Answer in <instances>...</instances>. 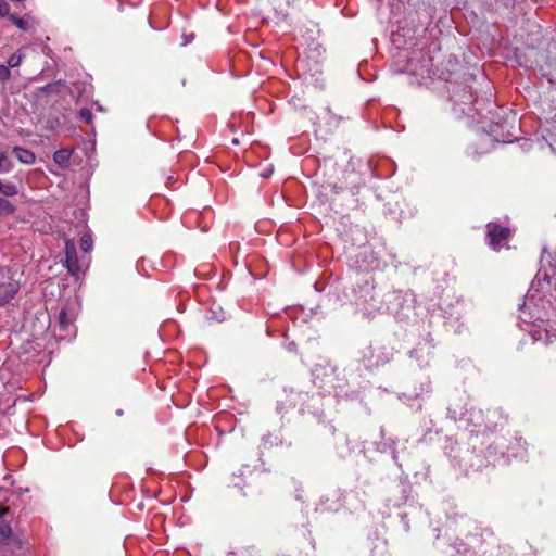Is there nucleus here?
Wrapping results in <instances>:
<instances>
[{
	"mask_svg": "<svg viewBox=\"0 0 556 556\" xmlns=\"http://www.w3.org/2000/svg\"><path fill=\"white\" fill-rule=\"evenodd\" d=\"M25 52L23 49H18L17 51H15L12 55H10V58L8 59V66L10 68H15V67H18L24 59H25Z\"/></svg>",
	"mask_w": 556,
	"mask_h": 556,
	"instance_id": "nucleus-10",
	"label": "nucleus"
},
{
	"mask_svg": "<svg viewBox=\"0 0 556 556\" xmlns=\"http://www.w3.org/2000/svg\"><path fill=\"white\" fill-rule=\"evenodd\" d=\"M10 21L17 28H20L21 30H24V31L33 30L37 25L36 20L28 14L24 15L23 17H17L16 15H12V16H10Z\"/></svg>",
	"mask_w": 556,
	"mask_h": 556,
	"instance_id": "nucleus-6",
	"label": "nucleus"
},
{
	"mask_svg": "<svg viewBox=\"0 0 556 556\" xmlns=\"http://www.w3.org/2000/svg\"><path fill=\"white\" fill-rule=\"evenodd\" d=\"M12 162L4 152H0V173H9L12 169Z\"/></svg>",
	"mask_w": 556,
	"mask_h": 556,
	"instance_id": "nucleus-12",
	"label": "nucleus"
},
{
	"mask_svg": "<svg viewBox=\"0 0 556 556\" xmlns=\"http://www.w3.org/2000/svg\"><path fill=\"white\" fill-rule=\"evenodd\" d=\"M10 5L7 0H0V17H8L10 20Z\"/></svg>",
	"mask_w": 556,
	"mask_h": 556,
	"instance_id": "nucleus-15",
	"label": "nucleus"
},
{
	"mask_svg": "<svg viewBox=\"0 0 556 556\" xmlns=\"http://www.w3.org/2000/svg\"><path fill=\"white\" fill-rule=\"evenodd\" d=\"M79 117L87 124H91L92 122V112L91 110L87 109V108H83L80 111H79Z\"/></svg>",
	"mask_w": 556,
	"mask_h": 556,
	"instance_id": "nucleus-16",
	"label": "nucleus"
},
{
	"mask_svg": "<svg viewBox=\"0 0 556 556\" xmlns=\"http://www.w3.org/2000/svg\"><path fill=\"white\" fill-rule=\"evenodd\" d=\"M11 71L10 67L5 64H0V83L4 84L10 80L11 78Z\"/></svg>",
	"mask_w": 556,
	"mask_h": 556,
	"instance_id": "nucleus-13",
	"label": "nucleus"
},
{
	"mask_svg": "<svg viewBox=\"0 0 556 556\" xmlns=\"http://www.w3.org/2000/svg\"><path fill=\"white\" fill-rule=\"evenodd\" d=\"M5 513V509H0V518H2L3 514ZM0 542L8 546H11L12 544L14 546L17 545L16 540L12 536L11 527L2 519H0Z\"/></svg>",
	"mask_w": 556,
	"mask_h": 556,
	"instance_id": "nucleus-4",
	"label": "nucleus"
},
{
	"mask_svg": "<svg viewBox=\"0 0 556 556\" xmlns=\"http://www.w3.org/2000/svg\"><path fill=\"white\" fill-rule=\"evenodd\" d=\"M15 211L16 207L11 201L0 197V216L13 215Z\"/></svg>",
	"mask_w": 556,
	"mask_h": 556,
	"instance_id": "nucleus-11",
	"label": "nucleus"
},
{
	"mask_svg": "<svg viewBox=\"0 0 556 556\" xmlns=\"http://www.w3.org/2000/svg\"><path fill=\"white\" fill-rule=\"evenodd\" d=\"M75 319V315L72 309L67 306L63 307L59 313V323L63 330H67V328L73 325Z\"/></svg>",
	"mask_w": 556,
	"mask_h": 556,
	"instance_id": "nucleus-7",
	"label": "nucleus"
},
{
	"mask_svg": "<svg viewBox=\"0 0 556 556\" xmlns=\"http://www.w3.org/2000/svg\"><path fill=\"white\" fill-rule=\"evenodd\" d=\"M553 111L554 112H551L549 116L546 118V123L548 125L546 139L548 140L551 148L556 150V103L554 104Z\"/></svg>",
	"mask_w": 556,
	"mask_h": 556,
	"instance_id": "nucleus-5",
	"label": "nucleus"
},
{
	"mask_svg": "<svg viewBox=\"0 0 556 556\" xmlns=\"http://www.w3.org/2000/svg\"><path fill=\"white\" fill-rule=\"evenodd\" d=\"M51 87H52V85H47V86L45 87V90H49Z\"/></svg>",
	"mask_w": 556,
	"mask_h": 556,
	"instance_id": "nucleus-18",
	"label": "nucleus"
},
{
	"mask_svg": "<svg viewBox=\"0 0 556 556\" xmlns=\"http://www.w3.org/2000/svg\"><path fill=\"white\" fill-rule=\"evenodd\" d=\"M13 152L21 163L33 164L36 160L35 154L27 149L21 147H14Z\"/></svg>",
	"mask_w": 556,
	"mask_h": 556,
	"instance_id": "nucleus-8",
	"label": "nucleus"
},
{
	"mask_svg": "<svg viewBox=\"0 0 556 556\" xmlns=\"http://www.w3.org/2000/svg\"><path fill=\"white\" fill-rule=\"evenodd\" d=\"M486 229L488 237L490 239V245L494 250L498 251L501 249L502 242L510 236V229L495 223H489L486 225Z\"/></svg>",
	"mask_w": 556,
	"mask_h": 556,
	"instance_id": "nucleus-2",
	"label": "nucleus"
},
{
	"mask_svg": "<svg viewBox=\"0 0 556 556\" xmlns=\"http://www.w3.org/2000/svg\"><path fill=\"white\" fill-rule=\"evenodd\" d=\"M80 248L84 252H89L92 249V239L89 235H84L80 238Z\"/></svg>",
	"mask_w": 556,
	"mask_h": 556,
	"instance_id": "nucleus-14",
	"label": "nucleus"
},
{
	"mask_svg": "<svg viewBox=\"0 0 556 556\" xmlns=\"http://www.w3.org/2000/svg\"><path fill=\"white\" fill-rule=\"evenodd\" d=\"M21 275L9 266H0V306L9 304L21 289Z\"/></svg>",
	"mask_w": 556,
	"mask_h": 556,
	"instance_id": "nucleus-1",
	"label": "nucleus"
},
{
	"mask_svg": "<svg viewBox=\"0 0 556 556\" xmlns=\"http://www.w3.org/2000/svg\"><path fill=\"white\" fill-rule=\"evenodd\" d=\"M65 262L71 274H77L80 269L77 251L73 241L65 242Z\"/></svg>",
	"mask_w": 556,
	"mask_h": 556,
	"instance_id": "nucleus-3",
	"label": "nucleus"
},
{
	"mask_svg": "<svg viewBox=\"0 0 556 556\" xmlns=\"http://www.w3.org/2000/svg\"><path fill=\"white\" fill-rule=\"evenodd\" d=\"M116 414H117L118 416H122V415H123V410L118 409V410L116 412Z\"/></svg>",
	"mask_w": 556,
	"mask_h": 556,
	"instance_id": "nucleus-17",
	"label": "nucleus"
},
{
	"mask_svg": "<svg viewBox=\"0 0 556 556\" xmlns=\"http://www.w3.org/2000/svg\"><path fill=\"white\" fill-rule=\"evenodd\" d=\"M71 159V152L66 149H60L54 152L53 160L61 167H66Z\"/></svg>",
	"mask_w": 556,
	"mask_h": 556,
	"instance_id": "nucleus-9",
	"label": "nucleus"
}]
</instances>
